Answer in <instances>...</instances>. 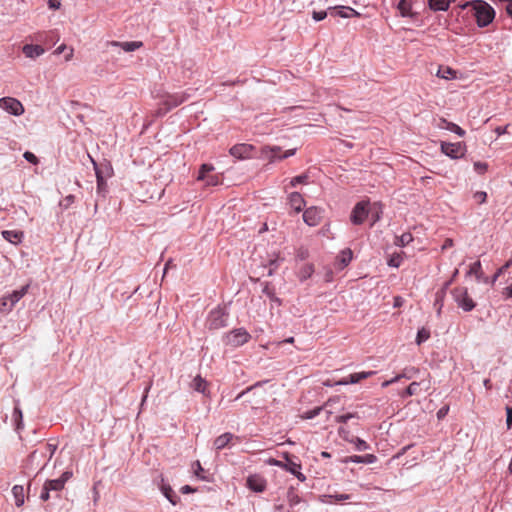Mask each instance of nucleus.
Masks as SVG:
<instances>
[{
	"mask_svg": "<svg viewBox=\"0 0 512 512\" xmlns=\"http://www.w3.org/2000/svg\"><path fill=\"white\" fill-rule=\"evenodd\" d=\"M262 293L266 295L272 302L277 305H281V300L275 294V289L270 285V283H266L262 289Z\"/></svg>",
	"mask_w": 512,
	"mask_h": 512,
	"instance_id": "obj_37",
	"label": "nucleus"
},
{
	"mask_svg": "<svg viewBox=\"0 0 512 512\" xmlns=\"http://www.w3.org/2000/svg\"><path fill=\"white\" fill-rule=\"evenodd\" d=\"M421 383L420 382H412L401 394L402 398H407L413 395H416L419 391Z\"/></svg>",
	"mask_w": 512,
	"mask_h": 512,
	"instance_id": "obj_40",
	"label": "nucleus"
},
{
	"mask_svg": "<svg viewBox=\"0 0 512 512\" xmlns=\"http://www.w3.org/2000/svg\"><path fill=\"white\" fill-rule=\"evenodd\" d=\"M283 154L280 146H264L261 148V156L269 160L270 163L279 161Z\"/></svg>",
	"mask_w": 512,
	"mask_h": 512,
	"instance_id": "obj_17",
	"label": "nucleus"
},
{
	"mask_svg": "<svg viewBox=\"0 0 512 512\" xmlns=\"http://www.w3.org/2000/svg\"><path fill=\"white\" fill-rule=\"evenodd\" d=\"M437 76L444 79H452L455 77V71L450 67H445L444 69L440 68L438 70Z\"/></svg>",
	"mask_w": 512,
	"mask_h": 512,
	"instance_id": "obj_50",
	"label": "nucleus"
},
{
	"mask_svg": "<svg viewBox=\"0 0 512 512\" xmlns=\"http://www.w3.org/2000/svg\"><path fill=\"white\" fill-rule=\"evenodd\" d=\"M12 494L15 500V505L21 507L25 503L24 488L21 485H14L12 488Z\"/></svg>",
	"mask_w": 512,
	"mask_h": 512,
	"instance_id": "obj_30",
	"label": "nucleus"
},
{
	"mask_svg": "<svg viewBox=\"0 0 512 512\" xmlns=\"http://www.w3.org/2000/svg\"><path fill=\"white\" fill-rule=\"evenodd\" d=\"M191 97V94L187 91L177 93H166L160 102V107L156 110V116L162 117L170 110L178 107L182 103L186 102Z\"/></svg>",
	"mask_w": 512,
	"mask_h": 512,
	"instance_id": "obj_1",
	"label": "nucleus"
},
{
	"mask_svg": "<svg viewBox=\"0 0 512 512\" xmlns=\"http://www.w3.org/2000/svg\"><path fill=\"white\" fill-rule=\"evenodd\" d=\"M451 0H428L429 8L433 11H446Z\"/></svg>",
	"mask_w": 512,
	"mask_h": 512,
	"instance_id": "obj_33",
	"label": "nucleus"
},
{
	"mask_svg": "<svg viewBox=\"0 0 512 512\" xmlns=\"http://www.w3.org/2000/svg\"><path fill=\"white\" fill-rule=\"evenodd\" d=\"M512 266V258L508 260L502 267H500L496 273L493 275L491 279V283L494 284L497 279L508 269Z\"/></svg>",
	"mask_w": 512,
	"mask_h": 512,
	"instance_id": "obj_48",
	"label": "nucleus"
},
{
	"mask_svg": "<svg viewBox=\"0 0 512 512\" xmlns=\"http://www.w3.org/2000/svg\"><path fill=\"white\" fill-rule=\"evenodd\" d=\"M375 371H363V372H357L352 373L348 377L342 378L339 380L336 384L337 385H348V384H356L359 383L361 380L367 379L370 376L374 375Z\"/></svg>",
	"mask_w": 512,
	"mask_h": 512,
	"instance_id": "obj_16",
	"label": "nucleus"
},
{
	"mask_svg": "<svg viewBox=\"0 0 512 512\" xmlns=\"http://www.w3.org/2000/svg\"><path fill=\"white\" fill-rule=\"evenodd\" d=\"M474 199H475L478 203L482 204V203H484V202L486 201V199H487V193H486V192H484V191H477V192L474 194Z\"/></svg>",
	"mask_w": 512,
	"mask_h": 512,
	"instance_id": "obj_61",
	"label": "nucleus"
},
{
	"mask_svg": "<svg viewBox=\"0 0 512 512\" xmlns=\"http://www.w3.org/2000/svg\"><path fill=\"white\" fill-rule=\"evenodd\" d=\"M326 17H327L326 11H313V13H312V18L317 22L324 20Z\"/></svg>",
	"mask_w": 512,
	"mask_h": 512,
	"instance_id": "obj_59",
	"label": "nucleus"
},
{
	"mask_svg": "<svg viewBox=\"0 0 512 512\" xmlns=\"http://www.w3.org/2000/svg\"><path fill=\"white\" fill-rule=\"evenodd\" d=\"M12 419L15 423V430L19 433L23 429V413L18 405L14 407Z\"/></svg>",
	"mask_w": 512,
	"mask_h": 512,
	"instance_id": "obj_32",
	"label": "nucleus"
},
{
	"mask_svg": "<svg viewBox=\"0 0 512 512\" xmlns=\"http://www.w3.org/2000/svg\"><path fill=\"white\" fill-rule=\"evenodd\" d=\"M22 52L27 58L35 59L44 54L45 50L38 44H26L23 46Z\"/></svg>",
	"mask_w": 512,
	"mask_h": 512,
	"instance_id": "obj_21",
	"label": "nucleus"
},
{
	"mask_svg": "<svg viewBox=\"0 0 512 512\" xmlns=\"http://www.w3.org/2000/svg\"><path fill=\"white\" fill-rule=\"evenodd\" d=\"M350 443L355 445V449L357 451H366L370 449V445L363 439L359 437H352Z\"/></svg>",
	"mask_w": 512,
	"mask_h": 512,
	"instance_id": "obj_42",
	"label": "nucleus"
},
{
	"mask_svg": "<svg viewBox=\"0 0 512 512\" xmlns=\"http://www.w3.org/2000/svg\"><path fill=\"white\" fill-rule=\"evenodd\" d=\"M506 425L508 429L512 428V406L506 407Z\"/></svg>",
	"mask_w": 512,
	"mask_h": 512,
	"instance_id": "obj_60",
	"label": "nucleus"
},
{
	"mask_svg": "<svg viewBox=\"0 0 512 512\" xmlns=\"http://www.w3.org/2000/svg\"><path fill=\"white\" fill-rule=\"evenodd\" d=\"M283 258H280L277 256L274 259H271L269 261V270H268V276L273 275L274 271L279 267L280 263L283 261Z\"/></svg>",
	"mask_w": 512,
	"mask_h": 512,
	"instance_id": "obj_52",
	"label": "nucleus"
},
{
	"mask_svg": "<svg viewBox=\"0 0 512 512\" xmlns=\"http://www.w3.org/2000/svg\"><path fill=\"white\" fill-rule=\"evenodd\" d=\"M412 241H413L412 234L409 233V232H405L401 236L396 237L395 244L397 246H399V247H405L406 245H408Z\"/></svg>",
	"mask_w": 512,
	"mask_h": 512,
	"instance_id": "obj_43",
	"label": "nucleus"
},
{
	"mask_svg": "<svg viewBox=\"0 0 512 512\" xmlns=\"http://www.w3.org/2000/svg\"><path fill=\"white\" fill-rule=\"evenodd\" d=\"M75 201V196L70 194L67 195L63 200L60 201L59 205L63 209H68Z\"/></svg>",
	"mask_w": 512,
	"mask_h": 512,
	"instance_id": "obj_53",
	"label": "nucleus"
},
{
	"mask_svg": "<svg viewBox=\"0 0 512 512\" xmlns=\"http://www.w3.org/2000/svg\"><path fill=\"white\" fill-rule=\"evenodd\" d=\"M289 205L296 213L302 211L305 206V200L299 192H292L289 197Z\"/></svg>",
	"mask_w": 512,
	"mask_h": 512,
	"instance_id": "obj_25",
	"label": "nucleus"
},
{
	"mask_svg": "<svg viewBox=\"0 0 512 512\" xmlns=\"http://www.w3.org/2000/svg\"><path fill=\"white\" fill-rule=\"evenodd\" d=\"M94 169L96 178H98V172H101L102 176H104V179L111 177L113 170L109 163H101L97 164L95 161H93Z\"/></svg>",
	"mask_w": 512,
	"mask_h": 512,
	"instance_id": "obj_29",
	"label": "nucleus"
},
{
	"mask_svg": "<svg viewBox=\"0 0 512 512\" xmlns=\"http://www.w3.org/2000/svg\"><path fill=\"white\" fill-rule=\"evenodd\" d=\"M287 501L289 509L287 512H298L296 507L302 502V498L297 494L294 487H290L287 491Z\"/></svg>",
	"mask_w": 512,
	"mask_h": 512,
	"instance_id": "obj_23",
	"label": "nucleus"
},
{
	"mask_svg": "<svg viewBox=\"0 0 512 512\" xmlns=\"http://www.w3.org/2000/svg\"><path fill=\"white\" fill-rule=\"evenodd\" d=\"M377 461V457L374 454H366V455H353L347 456L341 460L342 463H363V464H373Z\"/></svg>",
	"mask_w": 512,
	"mask_h": 512,
	"instance_id": "obj_18",
	"label": "nucleus"
},
{
	"mask_svg": "<svg viewBox=\"0 0 512 512\" xmlns=\"http://www.w3.org/2000/svg\"><path fill=\"white\" fill-rule=\"evenodd\" d=\"M401 260H402V259H401V257H400V256L391 257V258L389 259V261H388V265H389L390 267H395V268H397V267H399V266H400V264H401Z\"/></svg>",
	"mask_w": 512,
	"mask_h": 512,
	"instance_id": "obj_64",
	"label": "nucleus"
},
{
	"mask_svg": "<svg viewBox=\"0 0 512 512\" xmlns=\"http://www.w3.org/2000/svg\"><path fill=\"white\" fill-rule=\"evenodd\" d=\"M337 10V15L342 18H350L354 16H359V13L351 8V7H345V6H339V7H330L329 10Z\"/></svg>",
	"mask_w": 512,
	"mask_h": 512,
	"instance_id": "obj_31",
	"label": "nucleus"
},
{
	"mask_svg": "<svg viewBox=\"0 0 512 512\" xmlns=\"http://www.w3.org/2000/svg\"><path fill=\"white\" fill-rule=\"evenodd\" d=\"M35 40L39 41V42L48 43L50 45H54L59 40V36L56 35L55 32L49 31V32L39 33L36 36Z\"/></svg>",
	"mask_w": 512,
	"mask_h": 512,
	"instance_id": "obj_28",
	"label": "nucleus"
},
{
	"mask_svg": "<svg viewBox=\"0 0 512 512\" xmlns=\"http://www.w3.org/2000/svg\"><path fill=\"white\" fill-rule=\"evenodd\" d=\"M191 387L199 392V393H202V394H205L206 393V387H207V382L205 379H203L200 375L196 376L193 381H192V384H191Z\"/></svg>",
	"mask_w": 512,
	"mask_h": 512,
	"instance_id": "obj_34",
	"label": "nucleus"
},
{
	"mask_svg": "<svg viewBox=\"0 0 512 512\" xmlns=\"http://www.w3.org/2000/svg\"><path fill=\"white\" fill-rule=\"evenodd\" d=\"M285 461L280 460H271L270 464L278 466L287 472L293 474L299 481L304 482L306 480V476L300 471L301 464L292 460L288 453L284 454Z\"/></svg>",
	"mask_w": 512,
	"mask_h": 512,
	"instance_id": "obj_6",
	"label": "nucleus"
},
{
	"mask_svg": "<svg viewBox=\"0 0 512 512\" xmlns=\"http://www.w3.org/2000/svg\"><path fill=\"white\" fill-rule=\"evenodd\" d=\"M445 289H440L435 293L434 307L436 308L437 315L440 316L444 305Z\"/></svg>",
	"mask_w": 512,
	"mask_h": 512,
	"instance_id": "obj_38",
	"label": "nucleus"
},
{
	"mask_svg": "<svg viewBox=\"0 0 512 512\" xmlns=\"http://www.w3.org/2000/svg\"><path fill=\"white\" fill-rule=\"evenodd\" d=\"M314 273V266L313 264H306L304 265L298 272V278L301 282L306 281L309 279Z\"/></svg>",
	"mask_w": 512,
	"mask_h": 512,
	"instance_id": "obj_36",
	"label": "nucleus"
},
{
	"mask_svg": "<svg viewBox=\"0 0 512 512\" xmlns=\"http://www.w3.org/2000/svg\"><path fill=\"white\" fill-rule=\"evenodd\" d=\"M55 447L51 444H45L43 449L34 450L29 454L26 460V469L34 470L41 465L39 471L43 470L47 462H44L46 455L49 453V458L52 457Z\"/></svg>",
	"mask_w": 512,
	"mask_h": 512,
	"instance_id": "obj_4",
	"label": "nucleus"
},
{
	"mask_svg": "<svg viewBox=\"0 0 512 512\" xmlns=\"http://www.w3.org/2000/svg\"><path fill=\"white\" fill-rule=\"evenodd\" d=\"M0 107L14 116H19L24 112L22 103L11 97L1 98Z\"/></svg>",
	"mask_w": 512,
	"mask_h": 512,
	"instance_id": "obj_11",
	"label": "nucleus"
},
{
	"mask_svg": "<svg viewBox=\"0 0 512 512\" xmlns=\"http://www.w3.org/2000/svg\"><path fill=\"white\" fill-rule=\"evenodd\" d=\"M466 147L463 143L441 142V152L451 159H458L464 156Z\"/></svg>",
	"mask_w": 512,
	"mask_h": 512,
	"instance_id": "obj_10",
	"label": "nucleus"
},
{
	"mask_svg": "<svg viewBox=\"0 0 512 512\" xmlns=\"http://www.w3.org/2000/svg\"><path fill=\"white\" fill-rule=\"evenodd\" d=\"M107 46L118 48L120 47L125 52H133L142 46L140 41H129V42H118L111 41L107 42Z\"/></svg>",
	"mask_w": 512,
	"mask_h": 512,
	"instance_id": "obj_20",
	"label": "nucleus"
},
{
	"mask_svg": "<svg viewBox=\"0 0 512 512\" xmlns=\"http://www.w3.org/2000/svg\"><path fill=\"white\" fill-rule=\"evenodd\" d=\"M353 259V252L350 248L343 249L336 258L335 266L339 270L347 267Z\"/></svg>",
	"mask_w": 512,
	"mask_h": 512,
	"instance_id": "obj_19",
	"label": "nucleus"
},
{
	"mask_svg": "<svg viewBox=\"0 0 512 512\" xmlns=\"http://www.w3.org/2000/svg\"><path fill=\"white\" fill-rule=\"evenodd\" d=\"M246 485L251 491L256 493H262L266 490L267 481L260 474H252L248 476Z\"/></svg>",
	"mask_w": 512,
	"mask_h": 512,
	"instance_id": "obj_13",
	"label": "nucleus"
},
{
	"mask_svg": "<svg viewBox=\"0 0 512 512\" xmlns=\"http://www.w3.org/2000/svg\"><path fill=\"white\" fill-rule=\"evenodd\" d=\"M473 15L479 27H486L494 20L495 10L487 2L478 0L473 5Z\"/></svg>",
	"mask_w": 512,
	"mask_h": 512,
	"instance_id": "obj_2",
	"label": "nucleus"
},
{
	"mask_svg": "<svg viewBox=\"0 0 512 512\" xmlns=\"http://www.w3.org/2000/svg\"><path fill=\"white\" fill-rule=\"evenodd\" d=\"M234 438V435L230 432L223 433L214 440V447L216 450L224 449Z\"/></svg>",
	"mask_w": 512,
	"mask_h": 512,
	"instance_id": "obj_27",
	"label": "nucleus"
},
{
	"mask_svg": "<svg viewBox=\"0 0 512 512\" xmlns=\"http://www.w3.org/2000/svg\"><path fill=\"white\" fill-rule=\"evenodd\" d=\"M204 181L209 186H216L219 184V177L217 175H208Z\"/></svg>",
	"mask_w": 512,
	"mask_h": 512,
	"instance_id": "obj_58",
	"label": "nucleus"
},
{
	"mask_svg": "<svg viewBox=\"0 0 512 512\" xmlns=\"http://www.w3.org/2000/svg\"><path fill=\"white\" fill-rule=\"evenodd\" d=\"M473 166H474V170L478 174H484L488 169V164L486 162L477 161V162H474Z\"/></svg>",
	"mask_w": 512,
	"mask_h": 512,
	"instance_id": "obj_54",
	"label": "nucleus"
},
{
	"mask_svg": "<svg viewBox=\"0 0 512 512\" xmlns=\"http://www.w3.org/2000/svg\"><path fill=\"white\" fill-rule=\"evenodd\" d=\"M307 179H308V176L305 174L298 175L291 179L290 186L296 187L298 184L305 183L307 181Z\"/></svg>",
	"mask_w": 512,
	"mask_h": 512,
	"instance_id": "obj_55",
	"label": "nucleus"
},
{
	"mask_svg": "<svg viewBox=\"0 0 512 512\" xmlns=\"http://www.w3.org/2000/svg\"><path fill=\"white\" fill-rule=\"evenodd\" d=\"M440 129H445L450 132H453L457 134L460 137H463L465 135V130L462 129L459 125L449 122L444 118H440L439 123L437 125Z\"/></svg>",
	"mask_w": 512,
	"mask_h": 512,
	"instance_id": "obj_24",
	"label": "nucleus"
},
{
	"mask_svg": "<svg viewBox=\"0 0 512 512\" xmlns=\"http://www.w3.org/2000/svg\"><path fill=\"white\" fill-rule=\"evenodd\" d=\"M430 337V331L424 327L418 330L417 336H416V344L421 345L425 341H427Z\"/></svg>",
	"mask_w": 512,
	"mask_h": 512,
	"instance_id": "obj_46",
	"label": "nucleus"
},
{
	"mask_svg": "<svg viewBox=\"0 0 512 512\" xmlns=\"http://www.w3.org/2000/svg\"><path fill=\"white\" fill-rule=\"evenodd\" d=\"M228 319L229 311L226 305H219L208 313L205 325L209 330H218L228 325Z\"/></svg>",
	"mask_w": 512,
	"mask_h": 512,
	"instance_id": "obj_3",
	"label": "nucleus"
},
{
	"mask_svg": "<svg viewBox=\"0 0 512 512\" xmlns=\"http://www.w3.org/2000/svg\"><path fill=\"white\" fill-rule=\"evenodd\" d=\"M1 235L6 241L14 245L21 243L24 238V233L20 230H3Z\"/></svg>",
	"mask_w": 512,
	"mask_h": 512,
	"instance_id": "obj_22",
	"label": "nucleus"
},
{
	"mask_svg": "<svg viewBox=\"0 0 512 512\" xmlns=\"http://www.w3.org/2000/svg\"><path fill=\"white\" fill-rule=\"evenodd\" d=\"M333 400L332 399H329L325 404L324 406L322 407H315L314 409L312 410H308L304 413L303 415V418L304 419H314L315 417H317L320 412L324 409V408H327L329 406H331Z\"/></svg>",
	"mask_w": 512,
	"mask_h": 512,
	"instance_id": "obj_39",
	"label": "nucleus"
},
{
	"mask_svg": "<svg viewBox=\"0 0 512 512\" xmlns=\"http://www.w3.org/2000/svg\"><path fill=\"white\" fill-rule=\"evenodd\" d=\"M354 418H356V419L360 418L358 413H346L343 415L336 416L335 421L337 423H347L349 420L354 419Z\"/></svg>",
	"mask_w": 512,
	"mask_h": 512,
	"instance_id": "obj_51",
	"label": "nucleus"
},
{
	"mask_svg": "<svg viewBox=\"0 0 512 512\" xmlns=\"http://www.w3.org/2000/svg\"><path fill=\"white\" fill-rule=\"evenodd\" d=\"M23 157L26 161L30 162L31 164L37 165L39 163V159L37 158V156L30 151L24 152Z\"/></svg>",
	"mask_w": 512,
	"mask_h": 512,
	"instance_id": "obj_57",
	"label": "nucleus"
},
{
	"mask_svg": "<svg viewBox=\"0 0 512 512\" xmlns=\"http://www.w3.org/2000/svg\"><path fill=\"white\" fill-rule=\"evenodd\" d=\"M309 256V252L307 249H304V248H300L298 251H297V259L303 261L305 259H307Z\"/></svg>",
	"mask_w": 512,
	"mask_h": 512,
	"instance_id": "obj_63",
	"label": "nucleus"
},
{
	"mask_svg": "<svg viewBox=\"0 0 512 512\" xmlns=\"http://www.w3.org/2000/svg\"><path fill=\"white\" fill-rule=\"evenodd\" d=\"M254 147L250 144H236L230 148V154L237 159H247L252 157Z\"/></svg>",
	"mask_w": 512,
	"mask_h": 512,
	"instance_id": "obj_14",
	"label": "nucleus"
},
{
	"mask_svg": "<svg viewBox=\"0 0 512 512\" xmlns=\"http://www.w3.org/2000/svg\"><path fill=\"white\" fill-rule=\"evenodd\" d=\"M28 289L29 285H25L19 290H14L12 293L2 296L0 298V314L12 311L16 303L28 292Z\"/></svg>",
	"mask_w": 512,
	"mask_h": 512,
	"instance_id": "obj_5",
	"label": "nucleus"
},
{
	"mask_svg": "<svg viewBox=\"0 0 512 512\" xmlns=\"http://www.w3.org/2000/svg\"><path fill=\"white\" fill-rule=\"evenodd\" d=\"M322 218V211L315 207L307 208L303 213V220L308 226H316L320 223Z\"/></svg>",
	"mask_w": 512,
	"mask_h": 512,
	"instance_id": "obj_15",
	"label": "nucleus"
},
{
	"mask_svg": "<svg viewBox=\"0 0 512 512\" xmlns=\"http://www.w3.org/2000/svg\"><path fill=\"white\" fill-rule=\"evenodd\" d=\"M162 493L164 496L173 504L175 505L177 503V495L173 491V489L169 485L163 484L161 487Z\"/></svg>",
	"mask_w": 512,
	"mask_h": 512,
	"instance_id": "obj_41",
	"label": "nucleus"
},
{
	"mask_svg": "<svg viewBox=\"0 0 512 512\" xmlns=\"http://www.w3.org/2000/svg\"><path fill=\"white\" fill-rule=\"evenodd\" d=\"M455 302L458 304L460 308L464 311L469 312L475 308V302L469 296L466 288H455L452 291Z\"/></svg>",
	"mask_w": 512,
	"mask_h": 512,
	"instance_id": "obj_8",
	"label": "nucleus"
},
{
	"mask_svg": "<svg viewBox=\"0 0 512 512\" xmlns=\"http://www.w3.org/2000/svg\"><path fill=\"white\" fill-rule=\"evenodd\" d=\"M194 465L196 466L195 475L202 480H207V478L201 474L202 472H204V469L202 468L200 462L196 461Z\"/></svg>",
	"mask_w": 512,
	"mask_h": 512,
	"instance_id": "obj_62",
	"label": "nucleus"
},
{
	"mask_svg": "<svg viewBox=\"0 0 512 512\" xmlns=\"http://www.w3.org/2000/svg\"><path fill=\"white\" fill-rule=\"evenodd\" d=\"M338 434L343 440H345L349 443H350L351 438L354 437L353 435H351L350 431L344 427H339Z\"/></svg>",
	"mask_w": 512,
	"mask_h": 512,
	"instance_id": "obj_56",
	"label": "nucleus"
},
{
	"mask_svg": "<svg viewBox=\"0 0 512 512\" xmlns=\"http://www.w3.org/2000/svg\"><path fill=\"white\" fill-rule=\"evenodd\" d=\"M418 373H419V369H418V368L410 367V368H405V369L403 370V372H402L401 374H399L398 376H400V379H401V378H405V379H412V378H414Z\"/></svg>",
	"mask_w": 512,
	"mask_h": 512,
	"instance_id": "obj_49",
	"label": "nucleus"
},
{
	"mask_svg": "<svg viewBox=\"0 0 512 512\" xmlns=\"http://www.w3.org/2000/svg\"><path fill=\"white\" fill-rule=\"evenodd\" d=\"M467 275H474L478 282L483 281L488 283V278L483 277L482 266L480 261H476L470 265Z\"/></svg>",
	"mask_w": 512,
	"mask_h": 512,
	"instance_id": "obj_26",
	"label": "nucleus"
},
{
	"mask_svg": "<svg viewBox=\"0 0 512 512\" xmlns=\"http://www.w3.org/2000/svg\"><path fill=\"white\" fill-rule=\"evenodd\" d=\"M397 8L400 11L401 16H403V17H409L412 15V13H411L412 1L411 0H400Z\"/></svg>",
	"mask_w": 512,
	"mask_h": 512,
	"instance_id": "obj_35",
	"label": "nucleus"
},
{
	"mask_svg": "<svg viewBox=\"0 0 512 512\" xmlns=\"http://www.w3.org/2000/svg\"><path fill=\"white\" fill-rule=\"evenodd\" d=\"M370 214H371V220L372 224L374 225L376 222H378L381 218L382 211L380 209V206L377 203H374L372 207H369Z\"/></svg>",
	"mask_w": 512,
	"mask_h": 512,
	"instance_id": "obj_45",
	"label": "nucleus"
},
{
	"mask_svg": "<svg viewBox=\"0 0 512 512\" xmlns=\"http://www.w3.org/2000/svg\"><path fill=\"white\" fill-rule=\"evenodd\" d=\"M370 215L369 201H360L353 207L350 220L354 225H361Z\"/></svg>",
	"mask_w": 512,
	"mask_h": 512,
	"instance_id": "obj_9",
	"label": "nucleus"
},
{
	"mask_svg": "<svg viewBox=\"0 0 512 512\" xmlns=\"http://www.w3.org/2000/svg\"><path fill=\"white\" fill-rule=\"evenodd\" d=\"M71 471H65L62 475L57 479L46 480L44 485L51 492L59 493L63 490L66 482L72 477Z\"/></svg>",
	"mask_w": 512,
	"mask_h": 512,
	"instance_id": "obj_12",
	"label": "nucleus"
},
{
	"mask_svg": "<svg viewBox=\"0 0 512 512\" xmlns=\"http://www.w3.org/2000/svg\"><path fill=\"white\" fill-rule=\"evenodd\" d=\"M251 335L245 328H236L225 334L223 341L225 345L231 347H240L247 343Z\"/></svg>",
	"mask_w": 512,
	"mask_h": 512,
	"instance_id": "obj_7",
	"label": "nucleus"
},
{
	"mask_svg": "<svg viewBox=\"0 0 512 512\" xmlns=\"http://www.w3.org/2000/svg\"><path fill=\"white\" fill-rule=\"evenodd\" d=\"M213 170H214L213 165H211V164H202L200 169H199L197 180H199V181L205 180L206 176H208L209 173L212 172Z\"/></svg>",
	"mask_w": 512,
	"mask_h": 512,
	"instance_id": "obj_44",
	"label": "nucleus"
},
{
	"mask_svg": "<svg viewBox=\"0 0 512 512\" xmlns=\"http://www.w3.org/2000/svg\"><path fill=\"white\" fill-rule=\"evenodd\" d=\"M97 181V193L101 195H105L107 192V184L106 179H104V176H102L101 172H98V178H96Z\"/></svg>",
	"mask_w": 512,
	"mask_h": 512,
	"instance_id": "obj_47",
	"label": "nucleus"
}]
</instances>
